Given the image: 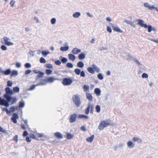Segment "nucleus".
<instances>
[{
  "label": "nucleus",
  "instance_id": "f704fd0d",
  "mask_svg": "<svg viewBox=\"0 0 158 158\" xmlns=\"http://www.w3.org/2000/svg\"><path fill=\"white\" fill-rule=\"evenodd\" d=\"M94 137V135H92L90 137L87 138L86 139V140L89 142H91Z\"/></svg>",
  "mask_w": 158,
  "mask_h": 158
},
{
  "label": "nucleus",
  "instance_id": "37998d69",
  "mask_svg": "<svg viewBox=\"0 0 158 158\" xmlns=\"http://www.w3.org/2000/svg\"><path fill=\"white\" fill-rule=\"evenodd\" d=\"M56 19L55 18H52L51 20V23L52 24H54L56 23Z\"/></svg>",
  "mask_w": 158,
  "mask_h": 158
},
{
  "label": "nucleus",
  "instance_id": "f8f14e48",
  "mask_svg": "<svg viewBox=\"0 0 158 158\" xmlns=\"http://www.w3.org/2000/svg\"><path fill=\"white\" fill-rule=\"evenodd\" d=\"M81 50L77 48H74L72 51V52L74 54H77L78 53L80 52Z\"/></svg>",
  "mask_w": 158,
  "mask_h": 158
},
{
  "label": "nucleus",
  "instance_id": "4be33fe9",
  "mask_svg": "<svg viewBox=\"0 0 158 158\" xmlns=\"http://www.w3.org/2000/svg\"><path fill=\"white\" fill-rule=\"evenodd\" d=\"M59 59L61 60L62 63L63 64H65L68 61V59L65 57H63L62 56H60Z\"/></svg>",
  "mask_w": 158,
  "mask_h": 158
},
{
  "label": "nucleus",
  "instance_id": "4c0bfd02",
  "mask_svg": "<svg viewBox=\"0 0 158 158\" xmlns=\"http://www.w3.org/2000/svg\"><path fill=\"white\" fill-rule=\"evenodd\" d=\"M98 78L100 80H102L104 78V76L103 74L101 73H99L97 75Z\"/></svg>",
  "mask_w": 158,
  "mask_h": 158
},
{
  "label": "nucleus",
  "instance_id": "09e8293b",
  "mask_svg": "<svg viewBox=\"0 0 158 158\" xmlns=\"http://www.w3.org/2000/svg\"><path fill=\"white\" fill-rule=\"evenodd\" d=\"M127 56H128V59H130V60H133L134 59V57H133L132 56V55L130 54H129V53H128L127 54Z\"/></svg>",
  "mask_w": 158,
  "mask_h": 158
},
{
  "label": "nucleus",
  "instance_id": "6e6552de",
  "mask_svg": "<svg viewBox=\"0 0 158 158\" xmlns=\"http://www.w3.org/2000/svg\"><path fill=\"white\" fill-rule=\"evenodd\" d=\"M77 114L75 113L71 115L70 116V117L69 118V122L71 123H73L75 122L77 119Z\"/></svg>",
  "mask_w": 158,
  "mask_h": 158
},
{
  "label": "nucleus",
  "instance_id": "a18cd8bd",
  "mask_svg": "<svg viewBox=\"0 0 158 158\" xmlns=\"http://www.w3.org/2000/svg\"><path fill=\"white\" fill-rule=\"evenodd\" d=\"M66 66L69 68H72L73 67V65L71 63H68L66 64Z\"/></svg>",
  "mask_w": 158,
  "mask_h": 158
},
{
  "label": "nucleus",
  "instance_id": "0eeeda50",
  "mask_svg": "<svg viewBox=\"0 0 158 158\" xmlns=\"http://www.w3.org/2000/svg\"><path fill=\"white\" fill-rule=\"evenodd\" d=\"M74 72L75 74L78 75H80V76L82 77H84L85 74L84 71L83 70L81 71V70L80 69L76 68L74 70Z\"/></svg>",
  "mask_w": 158,
  "mask_h": 158
},
{
  "label": "nucleus",
  "instance_id": "cd10ccee",
  "mask_svg": "<svg viewBox=\"0 0 158 158\" xmlns=\"http://www.w3.org/2000/svg\"><path fill=\"white\" fill-rule=\"evenodd\" d=\"M10 77H12L14 76H16L18 75V72L17 70H14L12 72L11 71Z\"/></svg>",
  "mask_w": 158,
  "mask_h": 158
},
{
  "label": "nucleus",
  "instance_id": "423d86ee",
  "mask_svg": "<svg viewBox=\"0 0 158 158\" xmlns=\"http://www.w3.org/2000/svg\"><path fill=\"white\" fill-rule=\"evenodd\" d=\"M90 109V112L92 113L93 110V105L89 102L87 108L85 110V113L86 114H88L89 112V110Z\"/></svg>",
  "mask_w": 158,
  "mask_h": 158
},
{
  "label": "nucleus",
  "instance_id": "4d7b16f0",
  "mask_svg": "<svg viewBox=\"0 0 158 158\" xmlns=\"http://www.w3.org/2000/svg\"><path fill=\"white\" fill-rule=\"evenodd\" d=\"M12 81H8L7 82V85L8 87H11L12 86Z\"/></svg>",
  "mask_w": 158,
  "mask_h": 158
},
{
  "label": "nucleus",
  "instance_id": "e433bc0d",
  "mask_svg": "<svg viewBox=\"0 0 158 158\" xmlns=\"http://www.w3.org/2000/svg\"><path fill=\"white\" fill-rule=\"evenodd\" d=\"M85 55L84 53H81L79 54L78 56V58L80 60H82L84 59L85 58Z\"/></svg>",
  "mask_w": 158,
  "mask_h": 158
},
{
  "label": "nucleus",
  "instance_id": "b1692460",
  "mask_svg": "<svg viewBox=\"0 0 158 158\" xmlns=\"http://www.w3.org/2000/svg\"><path fill=\"white\" fill-rule=\"evenodd\" d=\"M81 15V13L80 12H77L73 14V16L74 18H78Z\"/></svg>",
  "mask_w": 158,
  "mask_h": 158
},
{
  "label": "nucleus",
  "instance_id": "c85d7f7f",
  "mask_svg": "<svg viewBox=\"0 0 158 158\" xmlns=\"http://www.w3.org/2000/svg\"><path fill=\"white\" fill-rule=\"evenodd\" d=\"M20 91V88L18 86L14 87L13 88V92H14V94L15 93H18Z\"/></svg>",
  "mask_w": 158,
  "mask_h": 158
},
{
  "label": "nucleus",
  "instance_id": "e2e57ef3",
  "mask_svg": "<svg viewBox=\"0 0 158 158\" xmlns=\"http://www.w3.org/2000/svg\"><path fill=\"white\" fill-rule=\"evenodd\" d=\"M107 30L109 32L111 33L112 32V29L111 27L109 26H107Z\"/></svg>",
  "mask_w": 158,
  "mask_h": 158
},
{
  "label": "nucleus",
  "instance_id": "2f4dec72",
  "mask_svg": "<svg viewBox=\"0 0 158 158\" xmlns=\"http://www.w3.org/2000/svg\"><path fill=\"white\" fill-rule=\"evenodd\" d=\"M74 137L73 135L69 133H67L66 134V138L68 139H70Z\"/></svg>",
  "mask_w": 158,
  "mask_h": 158
},
{
  "label": "nucleus",
  "instance_id": "72a5a7b5",
  "mask_svg": "<svg viewBox=\"0 0 158 158\" xmlns=\"http://www.w3.org/2000/svg\"><path fill=\"white\" fill-rule=\"evenodd\" d=\"M84 118L85 119H88L89 118V117L88 116L85 115L84 114H79L78 116V118Z\"/></svg>",
  "mask_w": 158,
  "mask_h": 158
},
{
  "label": "nucleus",
  "instance_id": "680f3d73",
  "mask_svg": "<svg viewBox=\"0 0 158 158\" xmlns=\"http://www.w3.org/2000/svg\"><path fill=\"white\" fill-rule=\"evenodd\" d=\"M55 64L57 65H60L61 64V62L59 60H58L55 61Z\"/></svg>",
  "mask_w": 158,
  "mask_h": 158
},
{
  "label": "nucleus",
  "instance_id": "5fc2aeb1",
  "mask_svg": "<svg viewBox=\"0 0 158 158\" xmlns=\"http://www.w3.org/2000/svg\"><path fill=\"white\" fill-rule=\"evenodd\" d=\"M1 48L3 51H6L7 49V47L4 45L1 46Z\"/></svg>",
  "mask_w": 158,
  "mask_h": 158
},
{
  "label": "nucleus",
  "instance_id": "79ce46f5",
  "mask_svg": "<svg viewBox=\"0 0 158 158\" xmlns=\"http://www.w3.org/2000/svg\"><path fill=\"white\" fill-rule=\"evenodd\" d=\"M40 61L41 63H45L46 62V60L43 57L40 58Z\"/></svg>",
  "mask_w": 158,
  "mask_h": 158
},
{
  "label": "nucleus",
  "instance_id": "864d4df0",
  "mask_svg": "<svg viewBox=\"0 0 158 158\" xmlns=\"http://www.w3.org/2000/svg\"><path fill=\"white\" fill-rule=\"evenodd\" d=\"M5 44L6 45H7V46H11V45H14V43H13L12 42H6L5 43Z\"/></svg>",
  "mask_w": 158,
  "mask_h": 158
},
{
  "label": "nucleus",
  "instance_id": "338daca9",
  "mask_svg": "<svg viewBox=\"0 0 158 158\" xmlns=\"http://www.w3.org/2000/svg\"><path fill=\"white\" fill-rule=\"evenodd\" d=\"M3 39L5 43L6 42L9 41H8L10 40L9 38L6 37H4Z\"/></svg>",
  "mask_w": 158,
  "mask_h": 158
},
{
  "label": "nucleus",
  "instance_id": "dca6fc26",
  "mask_svg": "<svg viewBox=\"0 0 158 158\" xmlns=\"http://www.w3.org/2000/svg\"><path fill=\"white\" fill-rule=\"evenodd\" d=\"M124 22L127 24L130 25L131 26L134 27H136L135 25L130 20H125Z\"/></svg>",
  "mask_w": 158,
  "mask_h": 158
},
{
  "label": "nucleus",
  "instance_id": "ddd939ff",
  "mask_svg": "<svg viewBox=\"0 0 158 158\" xmlns=\"http://www.w3.org/2000/svg\"><path fill=\"white\" fill-rule=\"evenodd\" d=\"M132 140L134 142H137L139 143H141L142 142V139L137 137H134L132 138Z\"/></svg>",
  "mask_w": 158,
  "mask_h": 158
},
{
  "label": "nucleus",
  "instance_id": "f257e3e1",
  "mask_svg": "<svg viewBox=\"0 0 158 158\" xmlns=\"http://www.w3.org/2000/svg\"><path fill=\"white\" fill-rule=\"evenodd\" d=\"M5 100L2 99L0 97V105L8 107L9 105V103L11 102L12 105L15 103L17 101V99L15 97H12L11 96L6 98Z\"/></svg>",
  "mask_w": 158,
  "mask_h": 158
},
{
  "label": "nucleus",
  "instance_id": "49530a36",
  "mask_svg": "<svg viewBox=\"0 0 158 158\" xmlns=\"http://www.w3.org/2000/svg\"><path fill=\"white\" fill-rule=\"evenodd\" d=\"M12 118H16V119H18L19 118V116L17 113H14L13 114Z\"/></svg>",
  "mask_w": 158,
  "mask_h": 158
},
{
  "label": "nucleus",
  "instance_id": "9d476101",
  "mask_svg": "<svg viewBox=\"0 0 158 158\" xmlns=\"http://www.w3.org/2000/svg\"><path fill=\"white\" fill-rule=\"evenodd\" d=\"M136 21L138 22V25H139L141 27H147V25L144 23V21H143L140 19H136Z\"/></svg>",
  "mask_w": 158,
  "mask_h": 158
},
{
  "label": "nucleus",
  "instance_id": "bf43d9fd",
  "mask_svg": "<svg viewBox=\"0 0 158 158\" xmlns=\"http://www.w3.org/2000/svg\"><path fill=\"white\" fill-rule=\"evenodd\" d=\"M10 110L11 112H14L15 110V106H12L10 108Z\"/></svg>",
  "mask_w": 158,
  "mask_h": 158
},
{
  "label": "nucleus",
  "instance_id": "9b49d317",
  "mask_svg": "<svg viewBox=\"0 0 158 158\" xmlns=\"http://www.w3.org/2000/svg\"><path fill=\"white\" fill-rule=\"evenodd\" d=\"M112 27L113 29L116 31L119 32L120 33H123V31L120 29L118 26H114L112 24H111L110 25Z\"/></svg>",
  "mask_w": 158,
  "mask_h": 158
},
{
  "label": "nucleus",
  "instance_id": "2eb2a0df",
  "mask_svg": "<svg viewBox=\"0 0 158 158\" xmlns=\"http://www.w3.org/2000/svg\"><path fill=\"white\" fill-rule=\"evenodd\" d=\"M144 6L148 8L150 10H152L154 8V6H150L148 3H144Z\"/></svg>",
  "mask_w": 158,
  "mask_h": 158
},
{
  "label": "nucleus",
  "instance_id": "13d9d810",
  "mask_svg": "<svg viewBox=\"0 0 158 158\" xmlns=\"http://www.w3.org/2000/svg\"><path fill=\"white\" fill-rule=\"evenodd\" d=\"M31 72V70H26L24 73L25 75H27L28 74H30Z\"/></svg>",
  "mask_w": 158,
  "mask_h": 158
},
{
  "label": "nucleus",
  "instance_id": "5701e85b",
  "mask_svg": "<svg viewBox=\"0 0 158 158\" xmlns=\"http://www.w3.org/2000/svg\"><path fill=\"white\" fill-rule=\"evenodd\" d=\"M42 55L44 57H46L47 55L50 54V52L48 50H43L41 52Z\"/></svg>",
  "mask_w": 158,
  "mask_h": 158
},
{
  "label": "nucleus",
  "instance_id": "412c9836",
  "mask_svg": "<svg viewBox=\"0 0 158 158\" xmlns=\"http://www.w3.org/2000/svg\"><path fill=\"white\" fill-rule=\"evenodd\" d=\"M1 73L4 74L5 75H7L10 74L11 73V70L10 69H7L6 71H2Z\"/></svg>",
  "mask_w": 158,
  "mask_h": 158
},
{
  "label": "nucleus",
  "instance_id": "f3484780",
  "mask_svg": "<svg viewBox=\"0 0 158 158\" xmlns=\"http://www.w3.org/2000/svg\"><path fill=\"white\" fill-rule=\"evenodd\" d=\"M127 145L128 148H132L134 147L135 144L132 141H128L127 142Z\"/></svg>",
  "mask_w": 158,
  "mask_h": 158
},
{
  "label": "nucleus",
  "instance_id": "6e6d98bb",
  "mask_svg": "<svg viewBox=\"0 0 158 158\" xmlns=\"http://www.w3.org/2000/svg\"><path fill=\"white\" fill-rule=\"evenodd\" d=\"M46 73L48 75L50 74L52 72V71L49 69H47L46 70Z\"/></svg>",
  "mask_w": 158,
  "mask_h": 158
},
{
  "label": "nucleus",
  "instance_id": "bb28decb",
  "mask_svg": "<svg viewBox=\"0 0 158 158\" xmlns=\"http://www.w3.org/2000/svg\"><path fill=\"white\" fill-rule=\"evenodd\" d=\"M92 67L94 69L97 73H99L100 72V69L95 64H93L92 65Z\"/></svg>",
  "mask_w": 158,
  "mask_h": 158
},
{
  "label": "nucleus",
  "instance_id": "c756f323",
  "mask_svg": "<svg viewBox=\"0 0 158 158\" xmlns=\"http://www.w3.org/2000/svg\"><path fill=\"white\" fill-rule=\"evenodd\" d=\"M69 46H65V47H62L60 48V50L62 51H66L69 49Z\"/></svg>",
  "mask_w": 158,
  "mask_h": 158
},
{
  "label": "nucleus",
  "instance_id": "39448f33",
  "mask_svg": "<svg viewBox=\"0 0 158 158\" xmlns=\"http://www.w3.org/2000/svg\"><path fill=\"white\" fill-rule=\"evenodd\" d=\"M73 82L72 77L65 78L63 79L62 83L64 85H69L72 83Z\"/></svg>",
  "mask_w": 158,
  "mask_h": 158
},
{
  "label": "nucleus",
  "instance_id": "c03bdc74",
  "mask_svg": "<svg viewBox=\"0 0 158 158\" xmlns=\"http://www.w3.org/2000/svg\"><path fill=\"white\" fill-rule=\"evenodd\" d=\"M147 27H145V28H148V32H150L152 30V27L151 25L148 26L147 25Z\"/></svg>",
  "mask_w": 158,
  "mask_h": 158
},
{
  "label": "nucleus",
  "instance_id": "0e129e2a",
  "mask_svg": "<svg viewBox=\"0 0 158 158\" xmlns=\"http://www.w3.org/2000/svg\"><path fill=\"white\" fill-rule=\"evenodd\" d=\"M135 60V62L138 65H141V64L136 59H135L134 58V59H133Z\"/></svg>",
  "mask_w": 158,
  "mask_h": 158
},
{
  "label": "nucleus",
  "instance_id": "69168bd1",
  "mask_svg": "<svg viewBox=\"0 0 158 158\" xmlns=\"http://www.w3.org/2000/svg\"><path fill=\"white\" fill-rule=\"evenodd\" d=\"M28 135V134L27 132L26 131H24L23 133V136H27Z\"/></svg>",
  "mask_w": 158,
  "mask_h": 158
},
{
  "label": "nucleus",
  "instance_id": "58836bf2",
  "mask_svg": "<svg viewBox=\"0 0 158 158\" xmlns=\"http://www.w3.org/2000/svg\"><path fill=\"white\" fill-rule=\"evenodd\" d=\"M25 106V103L23 101H22L20 102H19V108H22L24 106Z\"/></svg>",
  "mask_w": 158,
  "mask_h": 158
},
{
  "label": "nucleus",
  "instance_id": "20e7f679",
  "mask_svg": "<svg viewBox=\"0 0 158 158\" xmlns=\"http://www.w3.org/2000/svg\"><path fill=\"white\" fill-rule=\"evenodd\" d=\"M5 91L6 93L4 95V97L5 99L14 94V92L8 87L6 88Z\"/></svg>",
  "mask_w": 158,
  "mask_h": 158
},
{
  "label": "nucleus",
  "instance_id": "473e14b6",
  "mask_svg": "<svg viewBox=\"0 0 158 158\" xmlns=\"http://www.w3.org/2000/svg\"><path fill=\"white\" fill-rule=\"evenodd\" d=\"M77 67L80 68H82L84 66V64L82 61L78 62L77 64Z\"/></svg>",
  "mask_w": 158,
  "mask_h": 158
},
{
  "label": "nucleus",
  "instance_id": "c9c22d12",
  "mask_svg": "<svg viewBox=\"0 0 158 158\" xmlns=\"http://www.w3.org/2000/svg\"><path fill=\"white\" fill-rule=\"evenodd\" d=\"M38 75L36 77V80H37L38 78L42 77L44 74V73L41 72L40 71H39V72L38 73Z\"/></svg>",
  "mask_w": 158,
  "mask_h": 158
},
{
  "label": "nucleus",
  "instance_id": "8fccbe9b",
  "mask_svg": "<svg viewBox=\"0 0 158 158\" xmlns=\"http://www.w3.org/2000/svg\"><path fill=\"white\" fill-rule=\"evenodd\" d=\"M142 77L143 78H148V75L145 73H143L142 75Z\"/></svg>",
  "mask_w": 158,
  "mask_h": 158
},
{
  "label": "nucleus",
  "instance_id": "a19ab883",
  "mask_svg": "<svg viewBox=\"0 0 158 158\" xmlns=\"http://www.w3.org/2000/svg\"><path fill=\"white\" fill-rule=\"evenodd\" d=\"M96 111L97 112H99L101 110V107L99 105H97L95 107Z\"/></svg>",
  "mask_w": 158,
  "mask_h": 158
},
{
  "label": "nucleus",
  "instance_id": "774afa93",
  "mask_svg": "<svg viewBox=\"0 0 158 158\" xmlns=\"http://www.w3.org/2000/svg\"><path fill=\"white\" fill-rule=\"evenodd\" d=\"M11 119L14 123H17V119H16V118H13L12 117L11 118Z\"/></svg>",
  "mask_w": 158,
  "mask_h": 158
},
{
  "label": "nucleus",
  "instance_id": "052dcab7",
  "mask_svg": "<svg viewBox=\"0 0 158 158\" xmlns=\"http://www.w3.org/2000/svg\"><path fill=\"white\" fill-rule=\"evenodd\" d=\"M15 3V2L13 1V0H11V2H10V4L11 7H13L14 6V4Z\"/></svg>",
  "mask_w": 158,
  "mask_h": 158
},
{
  "label": "nucleus",
  "instance_id": "7c9ffc66",
  "mask_svg": "<svg viewBox=\"0 0 158 158\" xmlns=\"http://www.w3.org/2000/svg\"><path fill=\"white\" fill-rule=\"evenodd\" d=\"M87 70L88 72L91 74H94V73L95 71L92 67H89L87 69Z\"/></svg>",
  "mask_w": 158,
  "mask_h": 158
},
{
  "label": "nucleus",
  "instance_id": "aec40b11",
  "mask_svg": "<svg viewBox=\"0 0 158 158\" xmlns=\"http://www.w3.org/2000/svg\"><path fill=\"white\" fill-rule=\"evenodd\" d=\"M54 135L59 139H62L63 138L62 134L60 132H56L54 134Z\"/></svg>",
  "mask_w": 158,
  "mask_h": 158
},
{
  "label": "nucleus",
  "instance_id": "de8ad7c7",
  "mask_svg": "<svg viewBox=\"0 0 158 158\" xmlns=\"http://www.w3.org/2000/svg\"><path fill=\"white\" fill-rule=\"evenodd\" d=\"M45 67L46 68L52 69L53 68V66L52 64H45Z\"/></svg>",
  "mask_w": 158,
  "mask_h": 158
},
{
  "label": "nucleus",
  "instance_id": "603ef678",
  "mask_svg": "<svg viewBox=\"0 0 158 158\" xmlns=\"http://www.w3.org/2000/svg\"><path fill=\"white\" fill-rule=\"evenodd\" d=\"M37 84L35 85H32L31 86H30V88L29 89V90H32L34 89L36 86H37Z\"/></svg>",
  "mask_w": 158,
  "mask_h": 158
},
{
  "label": "nucleus",
  "instance_id": "a211bd4d",
  "mask_svg": "<svg viewBox=\"0 0 158 158\" xmlns=\"http://www.w3.org/2000/svg\"><path fill=\"white\" fill-rule=\"evenodd\" d=\"M69 59L72 61H74L76 58L75 56L72 54H69L68 55Z\"/></svg>",
  "mask_w": 158,
  "mask_h": 158
},
{
  "label": "nucleus",
  "instance_id": "1a4fd4ad",
  "mask_svg": "<svg viewBox=\"0 0 158 158\" xmlns=\"http://www.w3.org/2000/svg\"><path fill=\"white\" fill-rule=\"evenodd\" d=\"M125 144L123 142L120 143L117 145L115 146L114 147V150L115 151L117 150L118 148L121 149L123 148V147L125 146Z\"/></svg>",
  "mask_w": 158,
  "mask_h": 158
},
{
  "label": "nucleus",
  "instance_id": "4468645a",
  "mask_svg": "<svg viewBox=\"0 0 158 158\" xmlns=\"http://www.w3.org/2000/svg\"><path fill=\"white\" fill-rule=\"evenodd\" d=\"M86 97L87 99H88L89 102H90L93 100V97L91 94L89 93H86Z\"/></svg>",
  "mask_w": 158,
  "mask_h": 158
},
{
  "label": "nucleus",
  "instance_id": "f03ea898",
  "mask_svg": "<svg viewBox=\"0 0 158 158\" xmlns=\"http://www.w3.org/2000/svg\"><path fill=\"white\" fill-rule=\"evenodd\" d=\"M73 103L77 107H79L81 104L80 99L78 94L74 95L72 97Z\"/></svg>",
  "mask_w": 158,
  "mask_h": 158
},
{
  "label": "nucleus",
  "instance_id": "a878e982",
  "mask_svg": "<svg viewBox=\"0 0 158 158\" xmlns=\"http://www.w3.org/2000/svg\"><path fill=\"white\" fill-rule=\"evenodd\" d=\"M94 92L98 96L100 95L101 94V90L98 88H96L94 90Z\"/></svg>",
  "mask_w": 158,
  "mask_h": 158
},
{
  "label": "nucleus",
  "instance_id": "7ed1b4c3",
  "mask_svg": "<svg viewBox=\"0 0 158 158\" xmlns=\"http://www.w3.org/2000/svg\"><path fill=\"white\" fill-rule=\"evenodd\" d=\"M110 125V123L107 121H102L98 126V129L101 131L103 130L104 128L107 127Z\"/></svg>",
  "mask_w": 158,
  "mask_h": 158
},
{
  "label": "nucleus",
  "instance_id": "3c124183",
  "mask_svg": "<svg viewBox=\"0 0 158 158\" xmlns=\"http://www.w3.org/2000/svg\"><path fill=\"white\" fill-rule=\"evenodd\" d=\"M24 66L27 68H30L31 67V65L29 63H26L25 64Z\"/></svg>",
  "mask_w": 158,
  "mask_h": 158
},
{
  "label": "nucleus",
  "instance_id": "393cba45",
  "mask_svg": "<svg viewBox=\"0 0 158 158\" xmlns=\"http://www.w3.org/2000/svg\"><path fill=\"white\" fill-rule=\"evenodd\" d=\"M47 82V81L45 80H43L41 81L39 83L37 84V85H46Z\"/></svg>",
  "mask_w": 158,
  "mask_h": 158
},
{
  "label": "nucleus",
  "instance_id": "6ab92c4d",
  "mask_svg": "<svg viewBox=\"0 0 158 158\" xmlns=\"http://www.w3.org/2000/svg\"><path fill=\"white\" fill-rule=\"evenodd\" d=\"M58 80V78H54L52 77H50L47 79V82L52 83L55 80Z\"/></svg>",
  "mask_w": 158,
  "mask_h": 158
},
{
  "label": "nucleus",
  "instance_id": "ea45409f",
  "mask_svg": "<svg viewBox=\"0 0 158 158\" xmlns=\"http://www.w3.org/2000/svg\"><path fill=\"white\" fill-rule=\"evenodd\" d=\"M84 90L85 91H87L89 89V86L88 85H84L83 86Z\"/></svg>",
  "mask_w": 158,
  "mask_h": 158
}]
</instances>
